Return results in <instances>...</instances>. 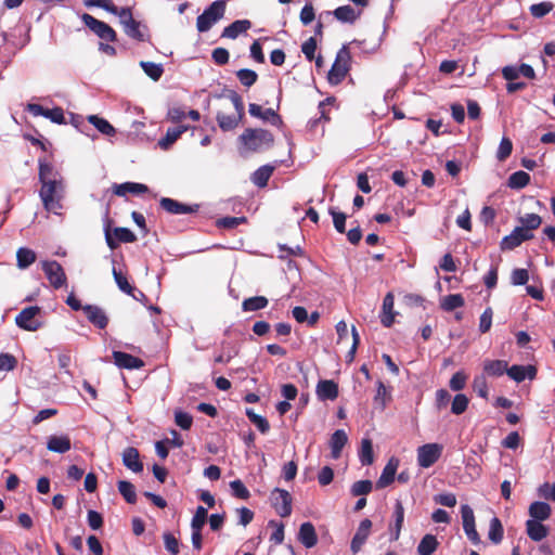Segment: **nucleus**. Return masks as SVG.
I'll return each mask as SVG.
<instances>
[{"label":"nucleus","mask_w":555,"mask_h":555,"mask_svg":"<svg viewBox=\"0 0 555 555\" xmlns=\"http://www.w3.org/2000/svg\"><path fill=\"white\" fill-rule=\"evenodd\" d=\"M526 532L532 541L540 542L546 538L548 529L541 521L528 519L526 521Z\"/></svg>","instance_id":"25"},{"label":"nucleus","mask_w":555,"mask_h":555,"mask_svg":"<svg viewBox=\"0 0 555 555\" xmlns=\"http://www.w3.org/2000/svg\"><path fill=\"white\" fill-rule=\"evenodd\" d=\"M41 268L51 286L59 289L67 284V278L63 267L56 260L41 261Z\"/></svg>","instance_id":"7"},{"label":"nucleus","mask_w":555,"mask_h":555,"mask_svg":"<svg viewBox=\"0 0 555 555\" xmlns=\"http://www.w3.org/2000/svg\"><path fill=\"white\" fill-rule=\"evenodd\" d=\"M251 27V23L248 20H237L230 24L229 26L224 27L221 37L223 38H230L235 39L237 38L242 33L247 31Z\"/></svg>","instance_id":"28"},{"label":"nucleus","mask_w":555,"mask_h":555,"mask_svg":"<svg viewBox=\"0 0 555 555\" xmlns=\"http://www.w3.org/2000/svg\"><path fill=\"white\" fill-rule=\"evenodd\" d=\"M88 121L105 135L112 137L116 133L115 128L106 119L98 115L88 116Z\"/></svg>","instance_id":"39"},{"label":"nucleus","mask_w":555,"mask_h":555,"mask_svg":"<svg viewBox=\"0 0 555 555\" xmlns=\"http://www.w3.org/2000/svg\"><path fill=\"white\" fill-rule=\"evenodd\" d=\"M41 309L38 306H30L24 308L16 317L15 323L16 325L25 331L36 332L38 331L42 323L36 319V317L40 313Z\"/></svg>","instance_id":"9"},{"label":"nucleus","mask_w":555,"mask_h":555,"mask_svg":"<svg viewBox=\"0 0 555 555\" xmlns=\"http://www.w3.org/2000/svg\"><path fill=\"white\" fill-rule=\"evenodd\" d=\"M507 362L505 360L486 359L482 363V373L487 377H500L506 374Z\"/></svg>","instance_id":"23"},{"label":"nucleus","mask_w":555,"mask_h":555,"mask_svg":"<svg viewBox=\"0 0 555 555\" xmlns=\"http://www.w3.org/2000/svg\"><path fill=\"white\" fill-rule=\"evenodd\" d=\"M473 390L483 399H488L489 396V387L487 382V376L481 373L479 375H476L473 379L472 384Z\"/></svg>","instance_id":"43"},{"label":"nucleus","mask_w":555,"mask_h":555,"mask_svg":"<svg viewBox=\"0 0 555 555\" xmlns=\"http://www.w3.org/2000/svg\"><path fill=\"white\" fill-rule=\"evenodd\" d=\"M230 488L232 490L233 496L241 499V500H247L250 496L249 490L245 487L242 480L235 479L230 482Z\"/></svg>","instance_id":"53"},{"label":"nucleus","mask_w":555,"mask_h":555,"mask_svg":"<svg viewBox=\"0 0 555 555\" xmlns=\"http://www.w3.org/2000/svg\"><path fill=\"white\" fill-rule=\"evenodd\" d=\"M37 259L36 253L27 247H21L16 251V264L18 269H27Z\"/></svg>","instance_id":"35"},{"label":"nucleus","mask_w":555,"mask_h":555,"mask_svg":"<svg viewBox=\"0 0 555 555\" xmlns=\"http://www.w3.org/2000/svg\"><path fill=\"white\" fill-rule=\"evenodd\" d=\"M88 321L100 330H103L108 324V318L104 310L94 305H86L82 308Z\"/></svg>","instance_id":"18"},{"label":"nucleus","mask_w":555,"mask_h":555,"mask_svg":"<svg viewBox=\"0 0 555 555\" xmlns=\"http://www.w3.org/2000/svg\"><path fill=\"white\" fill-rule=\"evenodd\" d=\"M113 276H114V280L118 286V288L125 293V294H132L133 293V287L127 276L120 271V270H117L115 267L113 268Z\"/></svg>","instance_id":"47"},{"label":"nucleus","mask_w":555,"mask_h":555,"mask_svg":"<svg viewBox=\"0 0 555 555\" xmlns=\"http://www.w3.org/2000/svg\"><path fill=\"white\" fill-rule=\"evenodd\" d=\"M530 183V175L519 170L512 173L507 180V186L513 190H521Z\"/></svg>","instance_id":"36"},{"label":"nucleus","mask_w":555,"mask_h":555,"mask_svg":"<svg viewBox=\"0 0 555 555\" xmlns=\"http://www.w3.org/2000/svg\"><path fill=\"white\" fill-rule=\"evenodd\" d=\"M236 77L240 82L245 87H251L258 79V74L248 68H242L236 72Z\"/></svg>","instance_id":"49"},{"label":"nucleus","mask_w":555,"mask_h":555,"mask_svg":"<svg viewBox=\"0 0 555 555\" xmlns=\"http://www.w3.org/2000/svg\"><path fill=\"white\" fill-rule=\"evenodd\" d=\"M113 359L120 369L135 370L144 366L142 359L122 351H113Z\"/></svg>","instance_id":"17"},{"label":"nucleus","mask_w":555,"mask_h":555,"mask_svg":"<svg viewBox=\"0 0 555 555\" xmlns=\"http://www.w3.org/2000/svg\"><path fill=\"white\" fill-rule=\"evenodd\" d=\"M165 548L172 555H178L180 552L179 540L170 532L163 534Z\"/></svg>","instance_id":"54"},{"label":"nucleus","mask_w":555,"mask_h":555,"mask_svg":"<svg viewBox=\"0 0 555 555\" xmlns=\"http://www.w3.org/2000/svg\"><path fill=\"white\" fill-rule=\"evenodd\" d=\"M529 515L535 521H544L550 518L552 509L545 502L535 501L529 506Z\"/></svg>","instance_id":"29"},{"label":"nucleus","mask_w":555,"mask_h":555,"mask_svg":"<svg viewBox=\"0 0 555 555\" xmlns=\"http://www.w3.org/2000/svg\"><path fill=\"white\" fill-rule=\"evenodd\" d=\"M159 205L165 211L171 215L193 214L196 212L199 208V205L197 204L186 205L169 197L160 198Z\"/></svg>","instance_id":"14"},{"label":"nucleus","mask_w":555,"mask_h":555,"mask_svg":"<svg viewBox=\"0 0 555 555\" xmlns=\"http://www.w3.org/2000/svg\"><path fill=\"white\" fill-rule=\"evenodd\" d=\"M328 214L333 217V224L338 233H346V219L344 212L337 211L334 207L328 208Z\"/></svg>","instance_id":"52"},{"label":"nucleus","mask_w":555,"mask_h":555,"mask_svg":"<svg viewBox=\"0 0 555 555\" xmlns=\"http://www.w3.org/2000/svg\"><path fill=\"white\" fill-rule=\"evenodd\" d=\"M241 154L260 153L274 144V135L262 128H246L237 138Z\"/></svg>","instance_id":"2"},{"label":"nucleus","mask_w":555,"mask_h":555,"mask_svg":"<svg viewBox=\"0 0 555 555\" xmlns=\"http://www.w3.org/2000/svg\"><path fill=\"white\" fill-rule=\"evenodd\" d=\"M554 9V4L550 1H543L530 5V14L535 18H541L548 14Z\"/></svg>","instance_id":"48"},{"label":"nucleus","mask_w":555,"mask_h":555,"mask_svg":"<svg viewBox=\"0 0 555 555\" xmlns=\"http://www.w3.org/2000/svg\"><path fill=\"white\" fill-rule=\"evenodd\" d=\"M315 50H317V40L314 37H310L301 46V51L308 61L314 60Z\"/></svg>","instance_id":"63"},{"label":"nucleus","mask_w":555,"mask_h":555,"mask_svg":"<svg viewBox=\"0 0 555 555\" xmlns=\"http://www.w3.org/2000/svg\"><path fill=\"white\" fill-rule=\"evenodd\" d=\"M348 441L347 434L343 429H337L333 433L330 440L331 447V456L333 459H338L341 454L343 448L346 446Z\"/></svg>","instance_id":"26"},{"label":"nucleus","mask_w":555,"mask_h":555,"mask_svg":"<svg viewBox=\"0 0 555 555\" xmlns=\"http://www.w3.org/2000/svg\"><path fill=\"white\" fill-rule=\"evenodd\" d=\"M442 446L427 443L417 449V463L423 468L433 466L441 456Z\"/></svg>","instance_id":"11"},{"label":"nucleus","mask_w":555,"mask_h":555,"mask_svg":"<svg viewBox=\"0 0 555 555\" xmlns=\"http://www.w3.org/2000/svg\"><path fill=\"white\" fill-rule=\"evenodd\" d=\"M395 298L391 293L386 294L383 300V313L380 315V323L385 327H390L395 322L393 312Z\"/></svg>","instance_id":"24"},{"label":"nucleus","mask_w":555,"mask_h":555,"mask_svg":"<svg viewBox=\"0 0 555 555\" xmlns=\"http://www.w3.org/2000/svg\"><path fill=\"white\" fill-rule=\"evenodd\" d=\"M461 516L463 521V529L465 534L467 535L468 540L475 544L478 545L481 543V539L479 533L476 530L475 526V515L473 508L464 504L461 506Z\"/></svg>","instance_id":"12"},{"label":"nucleus","mask_w":555,"mask_h":555,"mask_svg":"<svg viewBox=\"0 0 555 555\" xmlns=\"http://www.w3.org/2000/svg\"><path fill=\"white\" fill-rule=\"evenodd\" d=\"M519 222L521 223L522 227L533 231L541 225L542 218L537 214H527L524 217L519 218Z\"/></svg>","instance_id":"56"},{"label":"nucleus","mask_w":555,"mask_h":555,"mask_svg":"<svg viewBox=\"0 0 555 555\" xmlns=\"http://www.w3.org/2000/svg\"><path fill=\"white\" fill-rule=\"evenodd\" d=\"M272 507L281 517H288L292 514V495L287 490L274 488L270 494Z\"/></svg>","instance_id":"8"},{"label":"nucleus","mask_w":555,"mask_h":555,"mask_svg":"<svg viewBox=\"0 0 555 555\" xmlns=\"http://www.w3.org/2000/svg\"><path fill=\"white\" fill-rule=\"evenodd\" d=\"M118 491L124 496L127 503L134 504L137 502L135 489L130 481H118Z\"/></svg>","instance_id":"45"},{"label":"nucleus","mask_w":555,"mask_h":555,"mask_svg":"<svg viewBox=\"0 0 555 555\" xmlns=\"http://www.w3.org/2000/svg\"><path fill=\"white\" fill-rule=\"evenodd\" d=\"M188 130V126H178L173 128H168L166 131V135L159 140L158 144L163 150L169 149L179 138L180 135Z\"/></svg>","instance_id":"34"},{"label":"nucleus","mask_w":555,"mask_h":555,"mask_svg":"<svg viewBox=\"0 0 555 555\" xmlns=\"http://www.w3.org/2000/svg\"><path fill=\"white\" fill-rule=\"evenodd\" d=\"M273 171V166L263 165L251 175V182L258 188H264L267 186L268 181L271 178Z\"/></svg>","instance_id":"33"},{"label":"nucleus","mask_w":555,"mask_h":555,"mask_svg":"<svg viewBox=\"0 0 555 555\" xmlns=\"http://www.w3.org/2000/svg\"><path fill=\"white\" fill-rule=\"evenodd\" d=\"M27 112L33 114L34 116H43L50 119L52 122L63 125L65 124L64 111L62 107L56 106L53 108H46L40 104L29 103L26 106Z\"/></svg>","instance_id":"13"},{"label":"nucleus","mask_w":555,"mask_h":555,"mask_svg":"<svg viewBox=\"0 0 555 555\" xmlns=\"http://www.w3.org/2000/svg\"><path fill=\"white\" fill-rule=\"evenodd\" d=\"M325 14L327 16L333 14L335 16V18H337L339 22L350 23V24L354 23L357 21V18L359 17V13H357L356 10L351 5H348V4L338 7L337 9H335L333 11V13L325 12Z\"/></svg>","instance_id":"31"},{"label":"nucleus","mask_w":555,"mask_h":555,"mask_svg":"<svg viewBox=\"0 0 555 555\" xmlns=\"http://www.w3.org/2000/svg\"><path fill=\"white\" fill-rule=\"evenodd\" d=\"M399 459L391 456L387 464L385 465L382 475L379 476L378 480L376 481V488L377 489H384L391 485L395 480L397 469L399 467Z\"/></svg>","instance_id":"16"},{"label":"nucleus","mask_w":555,"mask_h":555,"mask_svg":"<svg viewBox=\"0 0 555 555\" xmlns=\"http://www.w3.org/2000/svg\"><path fill=\"white\" fill-rule=\"evenodd\" d=\"M317 396L320 400H335L338 397V385L332 379L320 380L317 385Z\"/></svg>","instance_id":"22"},{"label":"nucleus","mask_w":555,"mask_h":555,"mask_svg":"<svg viewBox=\"0 0 555 555\" xmlns=\"http://www.w3.org/2000/svg\"><path fill=\"white\" fill-rule=\"evenodd\" d=\"M39 197L48 212L62 215L66 182L62 173L46 157L38 159Z\"/></svg>","instance_id":"1"},{"label":"nucleus","mask_w":555,"mask_h":555,"mask_svg":"<svg viewBox=\"0 0 555 555\" xmlns=\"http://www.w3.org/2000/svg\"><path fill=\"white\" fill-rule=\"evenodd\" d=\"M124 27L125 34L139 42L150 41L151 35L149 27L145 24L133 18L132 10L129 7H124L121 16L119 18Z\"/></svg>","instance_id":"3"},{"label":"nucleus","mask_w":555,"mask_h":555,"mask_svg":"<svg viewBox=\"0 0 555 555\" xmlns=\"http://www.w3.org/2000/svg\"><path fill=\"white\" fill-rule=\"evenodd\" d=\"M140 66L144 70V73L153 80L157 81L162 77L164 69L160 64H156L153 62H144L140 63Z\"/></svg>","instance_id":"46"},{"label":"nucleus","mask_w":555,"mask_h":555,"mask_svg":"<svg viewBox=\"0 0 555 555\" xmlns=\"http://www.w3.org/2000/svg\"><path fill=\"white\" fill-rule=\"evenodd\" d=\"M268 299L264 296L249 297L243 300L242 309L245 312L258 311L264 309L268 306Z\"/></svg>","instance_id":"40"},{"label":"nucleus","mask_w":555,"mask_h":555,"mask_svg":"<svg viewBox=\"0 0 555 555\" xmlns=\"http://www.w3.org/2000/svg\"><path fill=\"white\" fill-rule=\"evenodd\" d=\"M227 96L233 104L235 108V116L240 117L242 121L245 116L244 102L242 96L234 90L224 89L221 94L216 95V98Z\"/></svg>","instance_id":"32"},{"label":"nucleus","mask_w":555,"mask_h":555,"mask_svg":"<svg viewBox=\"0 0 555 555\" xmlns=\"http://www.w3.org/2000/svg\"><path fill=\"white\" fill-rule=\"evenodd\" d=\"M512 151H513V143L512 141L506 138V137H503L501 142H500V145H499V150H498V153H496V158L501 162L505 160L507 157H509V155L512 154Z\"/></svg>","instance_id":"58"},{"label":"nucleus","mask_w":555,"mask_h":555,"mask_svg":"<svg viewBox=\"0 0 555 555\" xmlns=\"http://www.w3.org/2000/svg\"><path fill=\"white\" fill-rule=\"evenodd\" d=\"M227 8L225 0L214 1L196 20V28L199 33L208 31L214 24L224 16Z\"/></svg>","instance_id":"5"},{"label":"nucleus","mask_w":555,"mask_h":555,"mask_svg":"<svg viewBox=\"0 0 555 555\" xmlns=\"http://www.w3.org/2000/svg\"><path fill=\"white\" fill-rule=\"evenodd\" d=\"M506 374L515 382L521 383L526 378V369L524 365L514 364L511 367L507 366Z\"/></svg>","instance_id":"62"},{"label":"nucleus","mask_w":555,"mask_h":555,"mask_svg":"<svg viewBox=\"0 0 555 555\" xmlns=\"http://www.w3.org/2000/svg\"><path fill=\"white\" fill-rule=\"evenodd\" d=\"M521 244L517 234H515V229L511 234L504 236L501 241L500 247L502 250H513Z\"/></svg>","instance_id":"57"},{"label":"nucleus","mask_w":555,"mask_h":555,"mask_svg":"<svg viewBox=\"0 0 555 555\" xmlns=\"http://www.w3.org/2000/svg\"><path fill=\"white\" fill-rule=\"evenodd\" d=\"M539 496L555 502V483L544 482L538 489Z\"/></svg>","instance_id":"64"},{"label":"nucleus","mask_w":555,"mask_h":555,"mask_svg":"<svg viewBox=\"0 0 555 555\" xmlns=\"http://www.w3.org/2000/svg\"><path fill=\"white\" fill-rule=\"evenodd\" d=\"M149 191L147 185L137 182H125L113 185V193L117 196H125L127 193L142 194Z\"/></svg>","instance_id":"27"},{"label":"nucleus","mask_w":555,"mask_h":555,"mask_svg":"<svg viewBox=\"0 0 555 555\" xmlns=\"http://www.w3.org/2000/svg\"><path fill=\"white\" fill-rule=\"evenodd\" d=\"M372 488L373 483L371 480H359L351 486L350 493L352 496L366 495L372 491Z\"/></svg>","instance_id":"50"},{"label":"nucleus","mask_w":555,"mask_h":555,"mask_svg":"<svg viewBox=\"0 0 555 555\" xmlns=\"http://www.w3.org/2000/svg\"><path fill=\"white\" fill-rule=\"evenodd\" d=\"M81 21L101 40L106 42H115L117 40V33L105 22L96 20L88 13L81 15Z\"/></svg>","instance_id":"6"},{"label":"nucleus","mask_w":555,"mask_h":555,"mask_svg":"<svg viewBox=\"0 0 555 555\" xmlns=\"http://www.w3.org/2000/svg\"><path fill=\"white\" fill-rule=\"evenodd\" d=\"M392 517L393 524L389 525L390 540L397 541L404 521V507L400 500H396Z\"/></svg>","instance_id":"20"},{"label":"nucleus","mask_w":555,"mask_h":555,"mask_svg":"<svg viewBox=\"0 0 555 555\" xmlns=\"http://www.w3.org/2000/svg\"><path fill=\"white\" fill-rule=\"evenodd\" d=\"M439 543L435 535L425 534L417 545L418 555H431L438 547Z\"/></svg>","instance_id":"38"},{"label":"nucleus","mask_w":555,"mask_h":555,"mask_svg":"<svg viewBox=\"0 0 555 555\" xmlns=\"http://www.w3.org/2000/svg\"><path fill=\"white\" fill-rule=\"evenodd\" d=\"M245 217H223L217 221V225L223 229H234L237 225L245 223Z\"/></svg>","instance_id":"60"},{"label":"nucleus","mask_w":555,"mask_h":555,"mask_svg":"<svg viewBox=\"0 0 555 555\" xmlns=\"http://www.w3.org/2000/svg\"><path fill=\"white\" fill-rule=\"evenodd\" d=\"M105 241L107 246L114 250L118 247L119 243H133L137 241L134 233L128 228L117 227L113 230V233L107 225L105 228Z\"/></svg>","instance_id":"10"},{"label":"nucleus","mask_w":555,"mask_h":555,"mask_svg":"<svg viewBox=\"0 0 555 555\" xmlns=\"http://www.w3.org/2000/svg\"><path fill=\"white\" fill-rule=\"evenodd\" d=\"M299 18L304 25H309L310 23L313 22V20L315 18V13L311 2H306V4L300 11Z\"/></svg>","instance_id":"61"},{"label":"nucleus","mask_w":555,"mask_h":555,"mask_svg":"<svg viewBox=\"0 0 555 555\" xmlns=\"http://www.w3.org/2000/svg\"><path fill=\"white\" fill-rule=\"evenodd\" d=\"M359 459L362 465H371L374 462L373 444L371 439L364 438L361 441Z\"/></svg>","instance_id":"41"},{"label":"nucleus","mask_w":555,"mask_h":555,"mask_svg":"<svg viewBox=\"0 0 555 555\" xmlns=\"http://www.w3.org/2000/svg\"><path fill=\"white\" fill-rule=\"evenodd\" d=\"M466 380L467 375L463 371H459L454 373L453 376L451 377L449 386L452 390L460 391L465 387Z\"/></svg>","instance_id":"59"},{"label":"nucleus","mask_w":555,"mask_h":555,"mask_svg":"<svg viewBox=\"0 0 555 555\" xmlns=\"http://www.w3.org/2000/svg\"><path fill=\"white\" fill-rule=\"evenodd\" d=\"M503 534H504V529H503L501 520L498 517H493L490 520V527H489V532H488L489 540L491 542H493L494 544H499L503 539Z\"/></svg>","instance_id":"42"},{"label":"nucleus","mask_w":555,"mask_h":555,"mask_svg":"<svg viewBox=\"0 0 555 555\" xmlns=\"http://www.w3.org/2000/svg\"><path fill=\"white\" fill-rule=\"evenodd\" d=\"M469 400L464 393H457L452 401L451 412L455 415L463 414L468 406Z\"/></svg>","instance_id":"51"},{"label":"nucleus","mask_w":555,"mask_h":555,"mask_svg":"<svg viewBox=\"0 0 555 555\" xmlns=\"http://www.w3.org/2000/svg\"><path fill=\"white\" fill-rule=\"evenodd\" d=\"M218 126L224 132L234 130L241 122L240 117L218 112L216 116Z\"/></svg>","instance_id":"37"},{"label":"nucleus","mask_w":555,"mask_h":555,"mask_svg":"<svg viewBox=\"0 0 555 555\" xmlns=\"http://www.w3.org/2000/svg\"><path fill=\"white\" fill-rule=\"evenodd\" d=\"M122 463L133 473H141L143 470V463L140 460V453L134 447H127L122 451Z\"/></svg>","instance_id":"21"},{"label":"nucleus","mask_w":555,"mask_h":555,"mask_svg":"<svg viewBox=\"0 0 555 555\" xmlns=\"http://www.w3.org/2000/svg\"><path fill=\"white\" fill-rule=\"evenodd\" d=\"M372 521L369 518H365L360 522L350 544V550L353 554H357L362 548L370 535Z\"/></svg>","instance_id":"15"},{"label":"nucleus","mask_w":555,"mask_h":555,"mask_svg":"<svg viewBox=\"0 0 555 555\" xmlns=\"http://www.w3.org/2000/svg\"><path fill=\"white\" fill-rule=\"evenodd\" d=\"M297 539L306 548L314 547L318 543V534L313 524L310 521L301 524Z\"/></svg>","instance_id":"19"},{"label":"nucleus","mask_w":555,"mask_h":555,"mask_svg":"<svg viewBox=\"0 0 555 555\" xmlns=\"http://www.w3.org/2000/svg\"><path fill=\"white\" fill-rule=\"evenodd\" d=\"M72 448L70 439L66 435L51 436L47 442V449L56 453H66Z\"/></svg>","instance_id":"30"},{"label":"nucleus","mask_w":555,"mask_h":555,"mask_svg":"<svg viewBox=\"0 0 555 555\" xmlns=\"http://www.w3.org/2000/svg\"><path fill=\"white\" fill-rule=\"evenodd\" d=\"M351 54L347 44H344L336 54V59L327 74V80L331 85H339L347 76L350 69Z\"/></svg>","instance_id":"4"},{"label":"nucleus","mask_w":555,"mask_h":555,"mask_svg":"<svg viewBox=\"0 0 555 555\" xmlns=\"http://www.w3.org/2000/svg\"><path fill=\"white\" fill-rule=\"evenodd\" d=\"M465 304V300L461 294H450L446 297H443L441 301V308L444 311H453L457 308L463 307Z\"/></svg>","instance_id":"44"},{"label":"nucleus","mask_w":555,"mask_h":555,"mask_svg":"<svg viewBox=\"0 0 555 555\" xmlns=\"http://www.w3.org/2000/svg\"><path fill=\"white\" fill-rule=\"evenodd\" d=\"M207 509L204 506H197L195 514L191 521L192 529H203L207 520Z\"/></svg>","instance_id":"55"}]
</instances>
